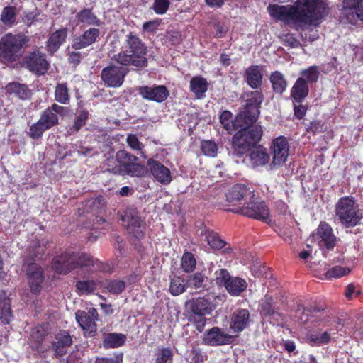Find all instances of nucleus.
<instances>
[{
    "label": "nucleus",
    "mask_w": 363,
    "mask_h": 363,
    "mask_svg": "<svg viewBox=\"0 0 363 363\" xmlns=\"http://www.w3.org/2000/svg\"><path fill=\"white\" fill-rule=\"evenodd\" d=\"M325 9L323 0H296L294 5H269L267 11L277 21L303 28L318 23Z\"/></svg>",
    "instance_id": "1"
},
{
    "label": "nucleus",
    "mask_w": 363,
    "mask_h": 363,
    "mask_svg": "<svg viewBox=\"0 0 363 363\" xmlns=\"http://www.w3.org/2000/svg\"><path fill=\"white\" fill-rule=\"evenodd\" d=\"M126 43L129 51H121L114 55L111 60L124 66L133 65L138 68L145 67L147 65V60L145 57L147 48L140 38L130 33L127 35Z\"/></svg>",
    "instance_id": "2"
},
{
    "label": "nucleus",
    "mask_w": 363,
    "mask_h": 363,
    "mask_svg": "<svg viewBox=\"0 0 363 363\" xmlns=\"http://www.w3.org/2000/svg\"><path fill=\"white\" fill-rule=\"evenodd\" d=\"M30 39L24 34L8 33L0 40V61L3 63L16 61L22 50L28 46Z\"/></svg>",
    "instance_id": "3"
},
{
    "label": "nucleus",
    "mask_w": 363,
    "mask_h": 363,
    "mask_svg": "<svg viewBox=\"0 0 363 363\" xmlns=\"http://www.w3.org/2000/svg\"><path fill=\"white\" fill-rule=\"evenodd\" d=\"M240 128L233 138V145L238 154H242L256 145L262 135V127L258 125L245 124Z\"/></svg>",
    "instance_id": "4"
},
{
    "label": "nucleus",
    "mask_w": 363,
    "mask_h": 363,
    "mask_svg": "<svg viewBox=\"0 0 363 363\" xmlns=\"http://www.w3.org/2000/svg\"><path fill=\"white\" fill-rule=\"evenodd\" d=\"M336 216L345 227H353L358 224L362 218L358 206L352 198H341L335 207Z\"/></svg>",
    "instance_id": "5"
},
{
    "label": "nucleus",
    "mask_w": 363,
    "mask_h": 363,
    "mask_svg": "<svg viewBox=\"0 0 363 363\" xmlns=\"http://www.w3.org/2000/svg\"><path fill=\"white\" fill-rule=\"evenodd\" d=\"M216 284L223 285L226 291L233 296H238L247 287V281L238 277H232L225 269L216 272Z\"/></svg>",
    "instance_id": "6"
},
{
    "label": "nucleus",
    "mask_w": 363,
    "mask_h": 363,
    "mask_svg": "<svg viewBox=\"0 0 363 363\" xmlns=\"http://www.w3.org/2000/svg\"><path fill=\"white\" fill-rule=\"evenodd\" d=\"M272 161L269 164V169H277L282 167L289 157V146L286 138L279 136L274 139L271 145Z\"/></svg>",
    "instance_id": "7"
},
{
    "label": "nucleus",
    "mask_w": 363,
    "mask_h": 363,
    "mask_svg": "<svg viewBox=\"0 0 363 363\" xmlns=\"http://www.w3.org/2000/svg\"><path fill=\"white\" fill-rule=\"evenodd\" d=\"M250 200L233 211L257 220H266L269 216V210L265 203L258 199Z\"/></svg>",
    "instance_id": "8"
},
{
    "label": "nucleus",
    "mask_w": 363,
    "mask_h": 363,
    "mask_svg": "<svg viewBox=\"0 0 363 363\" xmlns=\"http://www.w3.org/2000/svg\"><path fill=\"white\" fill-rule=\"evenodd\" d=\"M119 164L122 165V174L131 177H142L146 172L145 167L137 162L138 157L125 150L118 152Z\"/></svg>",
    "instance_id": "9"
},
{
    "label": "nucleus",
    "mask_w": 363,
    "mask_h": 363,
    "mask_svg": "<svg viewBox=\"0 0 363 363\" xmlns=\"http://www.w3.org/2000/svg\"><path fill=\"white\" fill-rule=\"evenodd\" d=\"M245 124H252L255 122V115H248L247 111L240 112L235 120L232 121V113L228 111L222 112L220 116V122L228 133H231L235 129L244 126Z\"/></svg>",
    "instance_id": "10"
},
{
    "label": "nucleus",
    "mask_w": 363,
    "mask_h": 363,
    "mask_svg": "<svg viewBox=\"0 0 363 363\" xmlns=\"http://www.w3.org/2000/svg\"><path fill=\"white\" fill-rule=\"evenodd\" d=\"M24 65L29 70L37 74H43L50 67L45 55L38 50L30 52L24 57Z\"/></svg>",
    "instance_id": "11"
},
{
    "label": "nucleus",
    "mask_w": 363,
    "mask_h": 363,
    "mask_svg": "<svg viewBox=\"0 0 363 363\" xmlns=\"http://www.w3.org/2000/svg\"><path fill=\"white\" fill-rule=\"evenodd\" d=\"M98 312L94 308H90L87 312L78 311L75 314L77 323L89 336H94L96 332V321L98 320Z\"/></svg>",
    "instance_id": "12"
},
{
    "label": "nucleus",
    "mask_w": 363,
    "mask_h": 363,
    "mask_svg": "<svg viewBox=\"0 0 363 363\" xmlns=\"http://www.w3.org/2000/svg\"><path fill=\"white\" fill-rule=\"evenodd\" d=\"M126 74L127 72L122 67L109 66L103 69L101 77L106 86L117 88L123 84Z\"/></svg>",
    "instance_id": "13"
},
{
    "label": "nucleus",
    "mask_w": 363,
    "mask_h": 363,
    "mask_svg": "<svg viewBox=\"0 0 363 363\" xmlns=\"http://www.w3.org/2000/svg\"><path fill=\"white\" fill-rule=\"evenodd\" d=\"M122 220L127 223V230L133 236L140 239L143 235L142 220L135 208H128L122 216Z\"/></svg>",
    "instance_id": "14"
},
{
    "label": "nucleus",
    "mask_w": 363,
    "mask_h": 363,
    "mask_svg": "<svg viewBox=\"0 0 363 363\" xmlns=\"http://www.w3.org/2000/svg\"><path fill=\"white\" fill-rule=\"evenodd\" d=\"M138 94L146 100L158 103L164 101L169 96L168 90L163 85L140 86Z\"/></svg>",
    "instance_id": "15"
},
{
    "label": "nucleus",
    "mask_w": 363,
    "mask_h": 363,
    "mask_svg": "<svg viewBox=\"0 0 363 363\" xmlns=\"http://www.w3.org/2000/svg\"><path fill=\"white\" fill-rule=\"evenodd\" d=\"M342 15L350 23L363 20V0H344Z\"/></svg>",
    "instance_id": "16"
},
{
    "label": "nucleus",
    "mask_w": 363,
    "mask_h": 363,
    "mask_svg": "<svg viewBox=\"0 0 363 363\" xmlns=\"http://www.w3.org/2000/svg\"><path fill=\"white\" fill-rule=\"evenodd\" d=\"M77 254L66 252L54 259L52 267L59 274H67L77 267Z\"/></svg>",
    "instance_id": "17"
},
{
    "label": "nucleus",
    "mask_w": 363,
    "mask_h": 363,
    "mask_svg": "<svg viewBox=\"0 0 363 363\" xmlns=\"http://www.w3.org/2000/svg\"><path fill=\"white\" fill-rule=\"evenodd\" d=\"M186 307L199 317H203L208 315L214 309V305L211 301L210 296L200 297L192 299L186 303Z\"/></svg>",
    "instance_id": "18"
},
{
    "label": "nucleus",
    "mask_w": 363,
    "mask_h": 363,
    "mask_svg": "<svg viewBox=\"0 0 363 363\" xmlns=\"http://www.w3.org/2000/svg\"><path fill=\"white\" fill-rule=\"evenodd\" d=\"M100 34L99 30L96 28H90L86 30L82 35L74 37L72 41V48L74 50L84 49L94 44Z\"/></svg>",
    "instance_id": "19"
},
{
    "label": "nucleus",
    "mask_w": 363,
    "mask_h": 363,
    "mask_svg": "<svg viewBox=\"0 0 363 363\" xmlns=\"http://www.w3.org/2000/svg\"><path fill=\"white\" fill-rule=\"evenodd\" d=\"M147 165L151 174L158 182L163 184H168L171 182L170 171L162 163L153 159H149Z\"/></svg>",
    "instance_id": "20"
},
{
    "label": "nucleus",
    "mask_w": 363,
    "mask_h": 363,
    "mask_svg": "<svg viewBox=\"0 0 363 363\" xmlns=\"http://www.w3.org/2000/svg\"><path fill=\"white\" fill-rule=\"evenodd\" d=\"M66 111L67 108L53 104L43 112L40 120L50 129L58 123V115H64Z\"/></svg>",
    "instance_id": "21"
},
{
    "label": "nucleus",
    "mask_w": 363,
    "mask_h": 363,
    "mask_svg": "<svg viewBox=\"0 0 363 363\" xmlns=\"http://www.w3.org/2000/svg\"><path fill=\"white\" fill-rule=\"evenodd\" d=\"M27 275L31 291L34 294L39 293L44 280L41 267L35 262L29 263L27 268Z\"/></svg>",
    "instance_id": "22"
},
{
    "label": "nucleus",
    "mask_w": 363,
    "mask_h": 363,
    "mask_svg": "<svg viewBox=\"0 0 363 363\" xmlns=\"http://www.w3.org/2000/svg\"><path fill=\"white\" fill-rule=\"evenodd\" d=\"M255 195L244 184H238L234 185L226 195L228 202L237 205L243 199H254Z\"/></svg>",
    "instance_id": "23"
},
{
    "label": "nucleus",
    "mask_w": 363,
    "mask_h": 363,
    "mask_svg": "<svg viewBox=\"0 0 363 363\" xmlns=\"http://www.w3.org/2000/svg\"><path fill=\"white\" fill-rule=\"evenodd\" d=\"M250 323V319L248 310L239 309L233 313L230 327L233 332H241L249 326Z\"/></svg>",
    "instance_id": "24"
},
{
    "label": "nucleus",
    "mask_w": 363,
    "mask_h": 363,
    "mask_svg": "<svg viewBox=\"0 0 363 363\" xmlns=\"http://www.w3.org/2000/svg\"><path fill=\"white\" fill-rule=\"evenodd\" d=\"M231 337L222 331L220 328L214 327L208 330L203 336V342L208 345H220L230 341Z\"/></svg>",
    "instance_id": "25"
},
{
    "label": "nucleus",
    "mask_w": 363,
    "mask_h": 363,
    "mask_svg": "<svg viewBox=\"0 0 363 363\" xmlns=\"http://www.w3.org/2000/svg\"><path fill=\"white\" fill-rule=\"evenodd\" d=\"M317 235L321 239L320 242L328 249L334 247L337 242V238L333 234L330 225L325 222H321L317 229Z\"/></svg>",
    "instance_id": "26"
},
{
    "label": "nucleus",
    "mask_w": 363,
    "mask_h": 363,
    "mask_svg": "<svg viewBox=\"0 0 363 363\" xmlns=\"http://www.w3.org/2000/svg\"><path fill=\"white\" fill-rule=\"evenodd\" d=\"M246 99L247 109L245 111L248 112V115H255V119L259 113L258 108L263 101L264 97L261 92L258 91L246 92L244 95Z\"/></svg>",
    "instance_id": "27"
},
{
    "label": "nucleus",
    "mask_w": 363,
    "mask_h": 363,
    "mask_svg": "<svg viewBox=\"0 0 363 363\" xmlns=\"http://www.w3.org/2000/svg\"><path fill=\"white\" fill-rule=\"evenodd\" d=\"M67 37V30L65 28H60L52 33L47 41V50L50 55H53L65 41Z\"/></svg>",
    "instance_id": "28"
},
{
    "label": "nucleus",
    "mask_w": 363,
    "mask_h": 363,
    "mask_svg": "<svg viewBox=\"0 0 363 363\" xmlns=\"http://www.w3.org/2000/svg\"><path fill=\"white\" fill-rule=\"evenodd\" d=\"M247 157L250 160V164L253 167L267 165V167L269 169L270 156L267 153L266 149L259 147L251 151L247 155Z\"/></svg>",
    "instance_id": "29"
},
{
    "label": "nucleus",
    "mask_w": 363,
    "mask_h": 363,
    "mask_svg": "<svg viewBox=\"0 0 363 363\" xmlns=\"http://www.w3.org/2000/svg\"><path fill=\"white\" fill-rule=\"evenodd\" d=\"M309 92L308 84L303 77H298L291 90V96L297 103H301Z\"/></svg>",
    "instance_id": "30"
},
{
    "label": "nucleus",
    "mask_w": 363,
    "mask_h": 363,
    "mask_svg": "<svg viewBox=\"0 0 363 363\" xmlns=\"http://www.w3.org/2000/svg\"><path fill=\"white\" fill-rule=\"evenodd\" d=\"M245 78L247 84L252 89L259 88L262 83V69L257 65L247 68L245 73Z\"/></svg>",
    "instance_id": "31"
},
{
    "label": "nucleus",
    "mask_w": 363,
    "mask_h": 363,
    "mask_svg": "<svg viewBox=\"0 0 363 363\" xmlns=\"http://www.w3.org/2000/svg\"><path fill=\"white\" fill-rule=\"evenodd\" d=\"M12 319L10 300L4 291H0V320L5 324H9Z\"/></svg>",
    "instance_id": "32"
},
{
    "label": "nucleus",
    "mask_w": 363,
    "mask_h": 363,
    "mask_svg": "<svg viewBox=\"0 0 363 363\" xmlns=\"http://www.w3.org/2000/svg\"><path fill=\"white\" fill-rule=\"evenodd\" d=\"M76 18L79 23L87 26H100L101 24V21L90 9L81 10L77 13Z\"/></svg>",
    "instance_id": "33"
},
{
    "label": "nucleus",
    "mask_w": 363,
    "mask_h": 363,
    "mask_svg": "<svg viewBox=\"0 0 363 363\" xmlns=\"http://www.w3.org/2000/svg\"><path fill=\"white\" fill-rule=\"evenodd\" d=\"M201 235L207 241L212 249L219 250L223 248L225 245V242L220 238L217 233L208 229L202 230Z\"/></svg>",
    "instance_id": "34"
},
{
    "label": "nucleus",
    "mask_w": 363,
    "mask_h": 363,
    "mask_svg": "<svg viewBox=\"0 0 363 363\" xmlns=\"http://www.w3.org/2000/svg\"><path fill=\"white\" fill-rule=\"evenodd\" d=\"M125 335L121 333H108L104 337L103 345L105 348H116L122 346L125 340Z\"/></svg>",
    "instance_id": "35"
},
{
    "label": "nucleus",
    "mask_w": 363,
    "mask_h": 363,
    "mask_svg": "<svg viewBox=\"0 0 363 363\" xmlns=\"http://www.w3.org/2000/svg\"><path fill=\"white\" fill-rule=\"evenodd\" d=\"M190 89L197 99H201L208 89L207 81L202 77H193L190 82Z\"/></svg>",
    "instance_id": "36"
},
{
    "label": "nucleus",
    "mask_w": 363,
    "mask_h": 363,
    "mask_svg": "<svg viewBox=\"0 0 363 363\" xmlns=\"http://www.w3.org/2000/svg\"><path fill=\"white\" fill-rule=\"evenodd\" d=\"M270 82L275 92L282 94L286 90L287 82L281 72L278 71L272 72L270 76Z\"/></svg>",
    "instance_id": "37"
},
{
    "label": "nucleus",
    "mask_w": 363,
    "mask_h": 363,
    "mask_svg": "<svg viewBox=\"0 0 363 363\" xmlns=\"http://www.w3.org/2000/svg\"><path fill=\"white\" fill-rule=\"evenodd\" d=\"M6 89L11 94H14L21 99H26L30 95V91L24 84L16 82L10 83L6 86Z\"/></svg>",
    "instance_id": "38"
},
{
    "label": "nucleus",
    "mask_w": 363,
    "mask_h": 363,
    "mask_svg": "<svg viewBox=\"0 0 363 363\" xmlns=\"http://www.w3.org/2000/svg\"><path fill=\"white\" fill-rule=\"evenodd\" d=\"M98 283L91 279L79 281L76 283L77 291L79 295H88L97 289Z\"/></svg>",
    "instance_id": "39"
},
{
    "label": "nucleus",
    "mask_w": 363,
    "mask_h": 363,
    "mask_svg": "<svg viewBox=\"0 0 363 363\" xmlns=\"http://www.w3.org/2000/svg\"><path fill=\"white\" fill-rule=\"evenodd\" d=\"M104 171L110 172L113 174H122V165L119 164V160L118 158V152L116 157H109L104 162Z\"/></svg>",
    "instance_id": "40"
},
{
    "label": "nucleus",
    "mask_w": 363,
    "mask_h": 363,
    "mask_svg": "<svg viewBox=\"0 0 363 363\" xmlns=\"http://www.w3.org/2000/svg\"><path fill=\"white\" fill-rule=\"evenodd\" d=\"M173 352L169 348H158L155 352L153 363H172Z\"/></svg>",
    "instance_id": "41"
},
{
    "label": "nucleus",
    "mask_w": 363,
    "mask_h": 363,
    "mask_svg": "<svg viewBox=\"0 0 363 363\" xmlns=\"http://www.w3.org/2000/svg\"><path fill=\"white\" fill-rule=\"evenodd\" d=\"M55 100L62 104H68L69 103V96L68 88L66 84H58L55 90Z\"/></svg>",
    "instance_id": "42"
},
{
    "label": "nucleus",
    "mask_w": 363,
    "mask_h": 363,
    "mask_svg": "<svg viewBox=\"0 0 363 363\" xmlns=\"http://www.w3.org/2000/svg\"><path fill=\"white\" fill-rule=\"evenodd\" d=\"M187 287L186 281L181 277H175L171 281L169 291L173 296H178L185 291Z\"/></svg>",
    "instance_id": "43"
},
{
    "label": "nucleus",
    "mask_w": 363,
    "mask_h": 363,
    "mask_svg": "<svg viewBox=\"0 0 363 363\" xmlns=\"http://www.w3.org/2000/svg\"><path fill=\"white\" fill-rule=\"evenodd\" d=\"M125 283L123 280H107L104 284V288L113 294H119L125 289Z\"/></svg>",
    "instance_id": "44"
},
{
    "label": "nucleus",
    "mask_w": 363,
    "mask_h": 363,
    "mask_svg": "<svg viewBox=\"0 0 363 363\" xmlns=\"http://www.w3.org/2000/svg\"><path fill=\"white\" fill-rule=\"evenodd\" d=\"M16 9L13 6L5 7L1 13V21L5 25L11 26L16 21Z\"/></svg>",
    "instance_id": "45"
},
{
    "label": "nucleus",
    "mask_w": 363,
    "mask_h": 363,
    "mask_svg": "<svg viewBox=\"0 0 363 363\" xmlns=\"http://www.w3.org/2000/svg\"><path fill=\"white\" fill-rule=\"evenodd\" d=\"M300 74L301 75V77H303L308 84L317 82L319 77V71L316 66H311L306 69H303Z\"/></svg>",
    "instance_id": "46"
},
{
    "label": "nucleus",
    "mask_w": 363,
    "mask_h": 363,
    "mask_svg": "<svg viewBox=\"0 0 363 363\" xmlns=\"http://www.w3.org/2000/svg\"><path fill=\"white\" fill-rule=\"evenodd\" d=\"M48 130L43 122L39 119L36 123H33L29 130V135L33 139L40 138L43 132Z\"/></svg>",
    "instance_id": "47"
},
{
    "label": "nucleus",
    "mask_w": 363,
    "mask_h": 363,
    "mask_svg": "<svg viewBox=\"0 0 363 363\" xmlns=\"http://www.w3.org/2000/svg\"><path fill=\"white\" fill-rule=\"evenodd\" d=\"M196 265V259L194 255L190 252H186L184 254L182 259V267L183 269L189 272L194 269Z\"/></svg>",
    "instance_id": "48"
},
{
    "label": "nucleus",
    "mask_w": 363,
    "mask_h": 363,
    "mask_svg": "<svg viewBox=\"0 0 363 363\" xmlns=\"http://www.w3.org/2000/svg\"><path fill=\"white\" fill-rule=\"evenodd\" d=\"M204 277L201 273H195L188 277L186 280L187 286L193 287L195 289L203 286Z\"/></svg>",
    "instance_id": "49"
},
{
    "label": "nucleus",
    "mask_w": 363,
    "mask_h": 363,
    "mask_svg": "<svg viewBox=\"0 0 363 363\" xmlns=\"http://www.w3.org/2000/svg\"><path fill=\"white\" fill-rule=\"evenodd\" d=\"M201 150L204 155L215 157L217 154V145L211 140L204 141L201 145Z\"/></svg>",
    "instance_id": "50"
},
{
    "label": "nucleus",
    "mask_w": 363,
    "mask_h": 363,
    "mask_svg": "<svg viewBox=\"0 0 363 363\" xmlns=\"http://www.w3.org/2000/svg\"><path fill=\"white\" fill-rule=\"evenodd\" d=\"M320 311V308L318 307H315L313 311L310 309H306L302 306H299L296 311V316L298 317L301 323H306L308 320V315L309 313H313L314 312Z\"/></svg>",
    "instance_id": "51"
},
{
    "label": "nucleus",
    "mask_w": 363,
    "mask_h": 363,
    "mask_svg": "<svg viewBox=\"0 0 363 363\" xmlns=\"http://www.w3.org/2000/svg\"><path fill=\"white\" fill-rule=\"evenodd\" d=\"M349 272L350 269L348 268H345L340 266H336L329 269L325 273V277L327 278H338L345 274H347Z\"/></svg>",
    "instance_id": "52"
},
{
    "label": "nucleus",
    "mask_w": 363,
    "mask_h": 363,
    "mask_svg": "<svg viewBox=\"0 0 363 363\" xmlns=\"http://www.w3.org/2000/svg\"><path fill=\"white\" fill-rule=\"evenodd\" d=\"M169 0H155L152 9L157 14H164L169 9Z\"/></svg>",
    "instance_id": "53"
},
{
    "label": "nucleus",
    "mask_w": 363,
    "mask_h": 363,
    "mask_svg": "<svg viewBox=\"0 0 363 363\" xmlns=\"http://www.w3.org/2000/svg\"><path fill=\"white\" fill-rule=\"evenodd\" d=\"M88 118V112L86 111H82L79 113L76 118L74 124L71 129H74V131H78L82 126L86 123Z\"/></svg>",
    "instance_id": "54"
},
{
    "label": "nucleus",
    "mask_w": 363,
    "mask_h": 363,
    "mask_svg": "<svg viewBox=\"0 0 363 363\" xmlns=\"http://www.w3.org/2000/svg\"><path fill=\"white\" fill-rule=\"evenodd\" d=\"M310 342L314 344H325L330 340V335L328 332H324L321 335H312L310 337Z\"/></svg>",
    "instance_id": "55"
},
{
    "label": "nucleus",
    "mask_w": 363,
    "mask_h": 363,
    "mask_svg": "<svg viewBox=\"0 0 363 363\" xmlns=\"http://www.w3.org/2000/svg\"><path fill=\"white\" fill-rule=\"evenodd\" d=\"M47 335V331L43 326L35 327L32 333L31 337L36 342H40L43 338Z\"/></svg>",
    "instance_id": "56"
},
{
    "label": "nucleus",
    "mask_w": 363,
    "mask_h": 363,
    "mask_svg": "<svg viewBox=\"0 0 363 363\" xmlns=\"http://www.w3.org/2000/svg\"><path fill=\"white\" fill-rule=\"evenodd\" d=\"M55 343L62 344L64 346H69L72 344V338L65 331L57 335Z\"/></svg>",
    "instance_id": "57"
},
{
    "label": "nucleus",
    "mask_w": 363,
    "mask_h": 363,
    "mask_svg": "<svg viewBox=\"0 0 363 363\" xmlns=\"http://www.w3.org/2000/svg\"><path fill=\"white\" fill-rule=\"evenodd\" d=\"M77 267L83 266H90L94 264V260L91 257L86 254L77 255Z\"/></svg>",
    "instance_id": "58"
},
{
    "label": "nucleus",
    "mask_w": 363,
    "mask_h": 363,
    "mask_svg": "<svg viewBox=\"0 0 363 363\" xmlns=\"http://www.w3.org/2000/svg\"><path fill=\"white\" fill-rule=\"evenodd\" d=\"M126 142L133 150H140L143 147L142 143L139 142L138 138L135 135H128Z\"/></svg>",
    "instance_id": "59"
},
{
    "label": "nucleus",
    "mask_w": 363,
    "mask_h": 363,
    "mask_svg": "<svg viewBox=\"0 0 363 363\" xmlns=\"http://www.w3.org/2000/svg\"><path fill=\"white\" fill-rule=\"evenodd\" d=\"M123 354H118L111 358L97 359L95 363H122Z\"/></svg>",
    "instance_id": "60"
},
{
    "label": "nucleus",
    "mask_w": 363,
    "mask_h": 363,
    "mask_svg": "<svg viewBox=\"0 0 363 363\" xmlns=\"http://www.w3.org/2000/svg\"><path fill=\"white\" fill-rule=\"evenodd\" d=\"M159 26L158 21H150L143 23V28L148 32H154Z\"/></svg>",
    "instance_id": "61"
},
{
    "label": "nucleus",
    "mask_w": 363,
    "mask_h": 363,
    "mask_svg": "<svg viewBox=\"0 0 363 363\" xmlns=\"http://www.w3.org/2000/svg\"><path fill=\"white\" fill-rule=\"evenodd\" d=\"M82 55L79 52H72L69 55V62L70 63L77 65L80 62Z\"/></svg>",
    "instance_id": "62"
},
{
    "label": "nucleus",
    "mask_w": 363,
    "mask_h": 363,
    "mask_svg": "<svg viewBox=\"0 0 363 363\" xmlns=\"http://www.w3.org/2000/svg\"><path fill=\"white\" fill-rule=\"evenodd\" d=\"M36 16L37 15L35 13L30 12L24 16L23 21L28 26H30L35 21Z\"/></svg>",
    "instance_id": "63"
},
{
    "label": "nucleus",
    "mask_w": 363,
    "mask_h": 363,
    "mask_svg": "<svg viewBox=\"0 0 363 363\" xmlns=\"http://www.w3.org/2000/svg\"><path fill=\"white\" fill-rule=\"evenodd\" d=\"M306 111V109L304 106L298 105L294 106V114L298 118H302Z\"/></svg>",
    "instance_id": "64"
}]
</instances>
